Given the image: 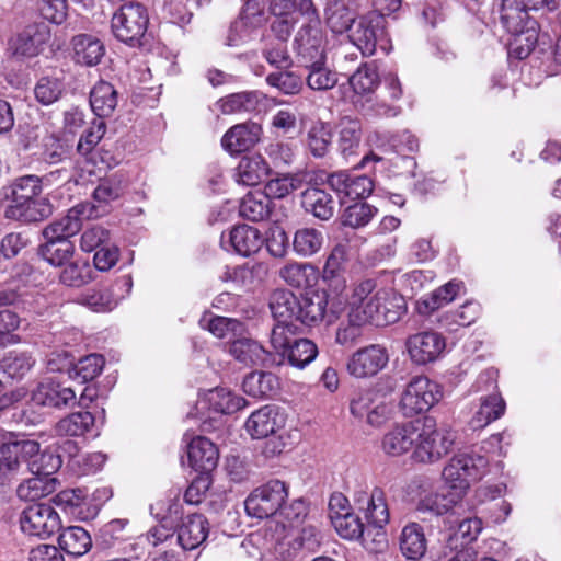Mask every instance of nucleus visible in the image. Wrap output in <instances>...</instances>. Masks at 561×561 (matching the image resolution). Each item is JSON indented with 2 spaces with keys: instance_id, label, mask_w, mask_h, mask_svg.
<instances>
[{
  "instance_id": "11",
  "label": "nucleus",
  "mask_w": 561,
  "mask_h": 561,
  "mask_svg": "<svg viewBox=\"0 0 561 561\" xmlns=\"http://www.w3.org/2000/svg\"><path fill=\"white\" fill-rule=\"evenodd\" d=\"M51 37L50 27L45 22L32 23L8 42V53L15 58H31L44 50Z\"/></svg>"
},
{
  "instance_id": "37",
  "label": "nucleus",
  "mask_w": 561,
  "mask_h": 561,
  "mask_svg": "<svg viewBox=\"0 0 561 561\" xmlns=\"http://www.w3.org/2000/svg\"><path fill=\"white\" fill-rule=\"evenodd\" d=\"M304 65L308 70L306 83L309 89L323 92L333 89L337 84L339 75L327 66V58L304 62Z\"/></svg>"
},
{
  "instance_id": "15",
  "label": "nucleus",
  "mask_w": 561,
  "mask_h": 561,
  "mask_svg": "<svg viewBox=\"0 0 561 561\" xmlns=\"http://www.w3.org/2000/svg\"><path fill=\"white\" fill-rule=\"evenodd\" d=\"M405 346L411 360L417 365H425L436 360L445 350L444 336L435 331H423L410 335Z\"/></svg>"
},
{
  "instance_id": "21",
  "label": "nucleus",
  "mask_w": 561,
  "mask_h": 561,
  "mask_svg": "<svg viewBox=\"0 0 561 561\" xmlns=\"http://www.w3.org/2000/svg\"><path fill=\"white\" fill-rule=\"evenodd\" d=\"M208 533L209 523L204 515L188 514L182 517L178 526V542L183 550H194L205 542Z\"/></svg>"
},
{
  "instance_id": "39",
  "label": "nucleus",
  "mask_w": 561,
  "mask_h": 561,
  "mask_svg": "<svg viewBox=\"0 0 561 561\" xmlns=\"http://www.w3.org/2000/svg\"><path fill=\"white\" fill-rule=\"evenodd\" d=\"M94 423L95 419L91 412H72L56 423L55 433L58 436L80 437L89 433Z\"/></svg>"
},
{
  "instance_id": "20",
  "label": "nucleus",
  "mask_w": 561,
  "mask_h": 561,
  "mask_svg": "<svg viewBox=\"0 0 561 561\" xmlns=\"http://www.w3.org/2000/svg\"><path fill=\"white\" fill-rule=\"evenodd\" d=\"M133 286L130 275H124L118 278L111 289H91L80 297V302L94 311L112 310L117 302L124 298V293H117L116 288H125L128 294Z\"/></svg>"
},
{
  "instance_id": "53",
  "label": "nucleus",
  "mask_w": 561,
  "mask_h": 561,
  "mask_svg": "<svg viewBox=\"0 0 561 561\" xmlns=\"http://www.w3.org/2000/svg\"><path fill=\"white\" fill-rule=\"evenodd\" d=\"M57 480L55 478H43L34 476L23 481L16 489V494L21 500L35 502L56 490Z\"/></svg>"
},
{
  "instance_id": "61",
  "label": "nucleus",
  "mask_w": 561,
  "mask_h": 561,
  "mask_svg": "<svg viewBox=\"0 0 561 561\" xmlns=\"http://www.w3.org/2000/svg\"><path fill=\"white\" fill-rule=\"evenodd\" d=\"M377 208L366 202H357L347 206L341 216L343 226L354 229L365 227L377 214Z\"/></svg>"
},
{
  "instance_id": "2",
  "label": "nucleus",
  "mask_w": 561,
  "mask_h": 561,
  "mask_svg": "<svg viewBox=\"0 0 561 561\" xmlns=\"http://www.w3.org/2000/svg\"><path fill=\"white\" fill-rule=\"evenodd\" d=\"M305 20L298 28L293 48L297 53L301 62L316 61L320 58H327V35L321 25V20L318 10L313 2H306Z\"/></svg>"
},
{
  "instance_id": "48",
  "label": "nucleus",
  "mask_w": 561,
  "mask_h": 561,
  "mask_svg": "<svg viewBox=\"0 0 561 561\" xmlns=\"http://www.w3.org/2000/svg\"><path fill=\"white\" fill-rule=\"evenodd\" d=\"M505 412V402L499 393L481 398L479 410L472 417L471 424L474 428H482L491 422L500 419Z\"/></svg>"
},
{
  "instance_id": "60",
  "label": "nucleus",
  "mask_w": 561,
  "mask_h": 561,
  "mask_svg": "<svg viewBox=\"0 0 561 561\" xmlns=\"http://www.w3.org/2000/svg\"><path fill=\"white\" fill-rule=\"evenodd\" d=\"M460 290V285L449 282L446 285L434 290L430 297L417 302V309L421 313H431L444 305L453 301Z\"/></svg>"
},
{
  "instance_id": "17",
  "label": "nucleus",
  "mask_w": 561,
  "mask_h": 561,
  "mask_svg": "<svg viewBox=\"0 0 561 561\" xmlns=\"http://www.w3.org/2000/svg\"><path fill=\"white\" fill-rule=\"evenodd\" d=\"M421 420L409 421L394 425L381 439V448L389 456H401L409 450L417 440Z\"/></svg>"
},
{
  "instance_id": "19",
  "label": "nucleus",
  "mask_w": 561,
  "mask_h": 561,
  "mask_svg": "<svg viewBox=\"0 0 561 561\" xmlns=\"http://www.w3.org/2000/svg\"><path fill=\"white\" fill-rule=\"evenodd\" d=\"M337 151L346 162L357 157L362 148L363 126L356 117L343 116L336 124Z\"/></svg>"
},
{
  "instance_id": "49",
  "label": "nucleus",
  "mask_w": 561,
  "mask_h": 561,
  "mask_svg": "<svg viewBox=\"0 0 561 561\" xmlns=\"http://www.w3.org/2000/svg\"><path fill=\"white\" fill-rule=\"evenodd\" d=\"M379 299H381V327L398 322L407 312V302L402 295L393 290L379 289Z\"/></svg>"
},
{
  "instance_id": "44",
  "label": "nucleus",
  "mask_w": 561,
  "mask_h": 561,
  "mask_svg": "<svg viewBox=\"0 0 561 561\" xmlns=\"http://www.w3.org/2000/svg\"><path fill=\"white\" fill-rule=\"evenodd\" d=\"M307 148L314 158H323L332 145V128L329 123L318 121L307 131Z\"/></svg>"
},
{
  "instance_id": "52",
  "label": "nucleus",
  "mask_w": 561,
  "mask_h": 561,
  "mask_svg": "<svg viewBox=\"0 0 561 561\" xmlns=\"http://www.w3.org/2000/svg\"><path fill=\"white\" fill-rule=\"evenodd\" d=\"M105 359L101 354H89L80 358L76 364H72L71 369H68V375L73 380H79L84 383L95 379L103 370Z\"/></svg>"
},
{
  "instance_id": "23",
  "label": "nucleus",
  "mask_w": 561,
  "mask_h": 561,
  "mask_svg": "<svg viewBox=\"0 0 561 561\" xmlns=\"http://www.w3.org/2000/svg\"><path fill=\"white\" fill-rule=\"evenodd\" d=\"M262 127L253 122L232 126L222 137V147L231 154L250 150L259 142Z\"/></svg>"
},
{
  "instance_id": "5",
  "label": "nucleus",
  "mask_w": 561,
  "mask_h": 561,
  "mask_svg": "<svg viewBox=\"0 0 561 561\" xmlns=\"http://www.w3.org/2000/svg\"><path fill=\"white\" fill-rule=\"evenodd\" d=\"M456 435L447 428H437L431 416L421 420L413 457L423 463H433L447 455L455 443Z\"/></svg>"
},
{
  "instance_id": "64",
  "label": "nucleus",
  "mask_w": 561,
  "mask_h": 561,
  "mask_svg": "<svg viewBox=\"0 0 561 561\" xmlns=\"http://www.w3.org/2000/svg\"><path fill=\"white\" fill-rule=\"evenodd\" d=\"M265 80L268 85L288 95L297 94L302 89L301 77L288 69H277L268 73Z\"/></svg>"
},
{
  "instance_id": "36",
  "label": "nucleus",
  "mask_w": 561,
  "mask_h": 561,
  "mask_svg": "<svg viewBox=\"0 0 561 561\" xmlns=\"http://www.w3.org/2000/svg\"><path fill=\"white\" fill-rule=\"evenodd\" d=\"M427 549V540L423 527L417 523L405 525L400 536V550L402 554L413 561L424 557Z\"/></svg>"
},
{
  "instance_id": "50",
  "label": "nucleus",
  "mask_w": 561,
  "mask_h": 561,
  "mask_svg": "<svg viewBox=\"0 0 561 561\" xmlns=\"http://www.w3.org/2000/svg\"><path fill=\"white\" fill-rule=\"evenodd\" d=\"M127 525V519H113L103 525L95 538L96 549L110 550L125 541L128 537Z\"/></svg>"
},
{
  "instance_id": "41",
  "label": "nucleus",
  "mask_w": 561,
  "mask_h": 561,
  "mask_svg": "<svg viewBox=\"0 0 561 561\" xmlns=\"http://www.w3.org/2000/svg\"><path fill=\"white\" fill-rule=\"evenodd\" d=\"M58 543L60 549L68 554L81 557L91 549L92 539L83 527L70 526L60 533Z\"/></svg>"
},
{
  "instance_id": "6",
  "label": "nucleus",
  "mask_w": 561,
  "mask_h": 561,
  "mask_svg": "<svg viewBox=\"0 0 561 561\" xmlns=\"http://www.w3.org/2000/svg\"><path fill=\"white\" fill-rule=\"evenodd\" d=\"M488 460L480 455L460 453L455 455L443 470L445 488L462 497L470 482L478 480Z\"/></svg>"
},
{
  "instance_id": "28",
  "label": "nucleus",
  "mask_w": 561,
  "mask_h": 561,
  "mask_svg": "<svg viewBox=\"0 0 561 561\" xmlns=\"http://www.w3.org/2000/svg\"><path fill=\"white\" fill-rule=\"evenodd\" d=\"M266 95L260 91H242L221 98L217 105L222 114L253 113L264 106Z\"/></svg>"
},
{
  "instance_id": "51",
  "label": "nucleus",
  "mask_w": 561,
  "mask_h": 561,
  "mask_svg": "<svg viewBox=\"0 0 561 561\" xmlns=\"http://www.w3.org/2000/svg\"><path fill=\"white\" fill-rule=\"evenodd\" d=\"M229 353L240 363L256 365L263 363L267 352L257 342L251 339H239L229 345Z\"/></svg>"
},
{
  "instance_id": "12",
  "label": "nucleus",
  "mask_w": 561,
  "mask_h": 561,
  "mask_svg": "<svg viewBox=\"0 0 561 561\" xmlns=\"http://www.w3.org/2000/svg\"><path fill=\"white\" fill-rule=\"evenodd\" d=\"M312 2V0H306ZM305 0H271L270 12L273 15L271 31L277 41L288 42L297 24L305 20L302 10Z\"/></svg>"
},
{
  "instance_id": "7",
  "label": "nucleus",
  "mask_w": 561,
  "mask_h": 561,
  "mask_svg": "<svg viewBox=\"0 0 561 561\" xmlns=\"http://www.w3.org/2000/svg\"><path fill=\"white\" fill-rule=\"evenodd\" d=\"M287 497V484L278 479H273L255 488L248 495L244 501V508L251 517L268 518L278 514Z\"/></svg>"
},
{
  "instance_id": "59",
  "label": "nucleus",
  "mask_w": 561,
  "mask_h": 561,
  "mask_svg": "<svg viewBox=\"0 0 561 561\" xmlns=\"http://www.w3.org/2000/svg\"><path fill=\"white\" fill-rule=\"evenodd\" d=\"M196 3L197 0H163L161 12L169 22L182 27L192 21Z\"/></svg>"
},
{
  "instance_id": "58",
  "label": "nucleus",
  "mask_w": 561,
  "mask_h": 561,
  "mask_svg": "<svg viewBox=\"0 0 561 561\" xmlns=\"http://www.w3.org/2000/svg\"><path fill=\"white\" fill-rule=\"evenodd\" d=\"M302 180L298 174H277L266 182L263 193L266 194L271 201L272 198L280 199L300 188Z\"/></svg>"
},
{
  "instance_id": "45",
  "label": "nucleus",
  "mask_w": 561,
  "mask_h": 561,
  "mask_svg": "<svg viewBox=\"0 0 561 561\" xmlns=\"http://www.w3.org/2000/svg\"><path fill=\"white\" fill-rule=\"evenodd\" d=\"M462 497L456 496L451 490L444 489L440 492L430 493L423 496L419 504L417 511L421 513H431L434 515H443L449 512Z\"/></svg>"
},
{
  "instance_id": "9",
  "label": "nucleus",
  "mask_w": 561,
  "mask_h": 561,
  "mask_svg": "<svg viewBox=\"0 0 561 561\" xmlns=\"http://www.w3.org/2000/svg\"><path fill=\"white\" fill-rule=\"evenodd\" d=\"M41 449L39 443L25 435L7 432L0 438V471L3 474L15 473L21 465L34 458Z\"/></svg>"
},
{
  "instance_id": "30",
  "label": "nucleus",
  "mask_w": 561,
  "mask_h": 561,
  "mask_svg": "<svg viewBox=\"0 0 561 561\" xmlns=\"http://www.w3.org/2000/svg\"><path fill=\"white\" fill-rule=\"evenodd\" d=\"M300 297H297L288 289H275L268 300V306L273 317L278 322L290 323L298 322V308Z\"/></svg>"
},
{
  "instance_id": "14",
  "label": "nucleus",
  "mask_w": 561,
  "mask_h": 561,
  "mask_svg": "<svg viewBox=\"0 0 561 561\" xmlns=\"http://www.w3.org/2000/svg\"><path fill=\"white\" fill-rule=\"evenodd\" d=\"M389 362L387 348L380 344H371L354 352L346 365L350 375L367 378L377 375Z\"/></svg>"
},
{
  "instance_id": "40",
  "label": "nucleus",
  "mask_w": 561,
  "mask_h": 561,
  "mask_svg": "<svg viewBox=\"0 0 561 561\" xmlns=\"http://www.w3.org/2000/svg\"><path fill=\"white\" fill-rule=\"evenodd\" d=\"M90 105L99 118L111 116L117 106V91L110 82H98L90 92Z\"/></svg>"
},
{
  "instance_id": "3",
  "label": "nucleus",
  "mask_w": 561,
  "mask_h": 561,
  "mask_svg": "<svg viewBox=\"0 0 561 561\" xmlns=\"http://www.w3.org/2000/svg\"><path fill=\"white\" fill-rule=\"evenodd\" d=\"M387 21L377 12H368L358 16L347 36L363 56H371L377 49L388 53L391 48V41L386 30Z\"/></svg>"
},
{
  "instance_id": "8",
  "label": "nucleus",
  "mask_w": 561,
  "mask_h": 561,
  "mask_svg": "<svg viewBox=\"0 0 561 561\" xmlns=\"http://www.w3.org/2000/svg\"><path fill=\"white\" fill-rule=\"evenodd\" d=\"M442 397L443 392L438 383L425 376H415L407 385L399 402V409L404 416L412 417L428 411Z\"/></svg>"
},
{
  "instance_id": "18",
  "label": "nucleus",
  "mask_w": 561,
  "mask_h": 561,
  "mask_svg": "<svg viewBox=\"0 0 561 561\" xmlns=\"http://www.w3.org/2000/svg\"><path fill=\"white\" fill-rule=\"evenodd\" d=\"M300 204L307 214L328 221L334 216L336 206L342 204V201H336L325 188L310 186L301 192Z\"/></svg>"
},
{
  "instance_id": "57",
  "label": "nucleus",
  "mask_w": 561,
  "mask_h": 561,
  "mask_svg": "<svg viewBox=\"0 0 561 561\" xmlns=\"http://www.w3.org/2000/svg\"><path fill=\"white\" fill-rule=\"evenodd\" d=\"M93 268L89 261H73L67 264L60 272V282L70 287H81L93 280Z\"/></svg>"
},
{
  "instance_id": "26",
  "label": "nucleus",
  "mask_w": 561,
  "mask_h": 561,
  "mask_svg": "<svg viewBox=\"0 0 561 561\" xmlns=\"http://www.w3.org/2000/svg\"><path fill=\"white\" fill-rule=\"evenodd\" d=\"M324 18L335 34L348 32L358 19L353 0H324Z\"/></svg>"
},
{
  "instance_id": "25",
  "label": "nucleus",
  "mask_w": 561,
  "mask_h": 561,
  "mask_svg": "<svg viewBox=\"0 0 561 561\" xmlns=\"http://www.w3.org/2000/svg\"><path fill=\"white\" fill-rule=\"evenodd\" d=\"M190 466L198 473L208 474L218 465V449L208 438L197 436L187 446Z\"/></svg>"
},
{
  "instance_id": "27",
  "label": "nucleus",
  "mask_w": 561,
  "mask_h": 561,
  "mask_svg": "<svg viewBox=\"0 0 561 561\" xmlns=\"http://www.w3.org/2000/svg\"><path fill=\"white\" fill-rule=\"evenodd\" d=\"M355 501L360 510H365L367 520L374 526L382 528L389 522V510L382 489L376 486L370 494L358 492Z\"/></svg>"
},
{
  "instance_id": "62",
  "label": "nucleus",
  "mask_w": 561,
  "mask_h": 561,
  "mask_svg": "<svg viewBox=\"0 0 561 561\" xmlns=\"http://www.w3.org/2000/svg\"><path fill=\"white\" fill-rule=\"evenodd\" d=\"M318 355L317 345L308 339H295L285 353L291 366L304 368Z\"/></svg>"
},
{
  "instance_id": "34",
  "label": "nucleus",
  "mask_w": 561,
  "mask_h": 561,
  "mask_svg": "<svg viewBox=\"0 0 561 561\" xmlns=\"http://www.w3.org/2000/svg\"><path fill=\"white\" fill-rule=\"evenodd\" d=\"M244 392L254 398H271L279 390V379L271 371L254 370L242 382Z\"/></svg>"
},
{
  "instance_id": "10",
  "label": "nucleus",
  "mask_w": 561,
  "mask_h": 561,
  "mask_svg": "<svg viewBox=\"0 0 561 561\" xmlns=\"http://www.w3.org/2000/svg\"><path fill=\"white\" fill-rule=\"evenodd\" d=\"M101 216V208L94 207L90 202H82L70 208L64 217L47 225L42 233L45 240H69L81 230L83 220Z\"/></svg>"
},
{
  "instance_id": "22",
  "label": "nucleus",
  "mask_w": 561,
  "mask_h": 561,
  "mask_svg": "<svg viewBox=\"0 0 561 561\" xmlns=\"http://www.w3.org/2000/svg\"><path fill=\"white\" fill-rule=\"evenodd\" d=\"M33 391L36 394V400L42 402L45 408L62 409L77 402V396L72 388L51 378L41 381Z\"/></svg>"
},
{
  "instance_id": "35",
  "label": "nucleus",
  "mask_w": 561,
  "mask_h": 561,
  "mask_svg": "<svg viewBox=\"0 0 561 561\" xmlns=\"http://www.w3.org/2000/svg\"><path fill=\"white\" fill-rule=\"evenodd\" d=\"M524 4L523 0H501L500 20L511 34L518 35L527 26L529 9Z\"/></svg>"
},
{
  "instance_id": "38",
  "label": "nucleus",
  "mask_w": 561,
  "mask_h": 561,
  "mask_svg": "<svg viewBox=\"0 0 561 561\" xmlns=\"http://www.w3.org/2000/svg\"><path fill=\"white\" fill-rule=\"evenodd\" d=\"M124 179L122 174L114 173L110 176L101 179L94 188L90 202L94 207L102 209V216L107 213V206L111 202L119 198L124 193Z\"/></svg>"
},
{
  "instance_id": "63",
  "label": "nucleus",
  "mask_w": 561,
  "mask_h": 561,
  "mask_svg": "<svg viewBox=\"0 0 561 561\" xmlns=\"http://www.w3.org/2000/svg\"><path fill=\"white\" fill-rule=\"evenodd\" d=\"M34 359L24 352H9L0 362L3 373L12 379L23 378L33 367Z\"/></svg>"
},
{
  "instance_id": "42",
  "label": "nucleus",
  "mask_w": 561,
  "mask_h": 561,
  "mask_svg": "<svg viewBox=\"0 0 561 561\" xmlns=\"http://www.w3.org/2000/svg\"><path fill=\"white\" fill-rule=\"evenodd\" d=\"M272 201L263 192H250L240 203L239 214L250 221H263L272 211Z\"/></svg>"
},
{
  "instance_id": "1",
  "label": "nucleus",
  "mask_w": 561,
  "mask_h": 561,
  "mask_svg": "<svg viewBox=\"0 0 561 561\" xmlns=\"http://www.w3.org/2000/svg\"><path fill=\"white\" fill-rule=\"evenodd\" d=\"M37 175L26 174L8 181L0 187L3 217L30 225L44 221L54 213L49 198L41 197Z\"/></svg>"
},
{
  "instance_id": "43",
  "label": "nucleus",
  "mask_w": 561,
  "mask_h": 561,
  "mask_svg": "<svg viewBox=\"0 0 561 561\" xmlns=\"http://www.w3.org/2000/svg\"><path fill=\"white\" fill-rule=\"evenodd\" d=\"M43 408L45 407L42 402L36 400V394L32 390L31 397L27 401L9 408L4 413L8 414L10 420L16 424L33 426L45 420V414L42 411Z\"/></svg>"
},
{
  "instance_id": "31",
  "label": "nucleus",
  "mask_w": 561,
  "mask_h": 561,
  "mask_svg": "<svg viewBox=\"0 0 561 561\" xmlns=\"http://www.w3.org/2000/svg\"><path fill=\"white\" fill-rule=\"evenodd\" d=\"M347 261V248L344 244H336L327 257L322 277L335 290H342L345 287Z\"/></svg>"
},
{
  "instance_id": "13",
  "label": "nucleus",
  "mask_w": 561,
  "mask_h": 561,
  "mask_svg": "<svg viewBox=\"0 0 561 561\" xmlns=\"http://www.w3.org/2000/svg\"><path fill=\"white\" fill-rule=\"evenodd\" d=\"M20 525L24 534L44 538L59 530L60 518L50 504L37 502L23 510Z\"/></svg>"
},
{
  "instance_id": "56",
  "label": "nucleus",
  "mask_w": 561,
  "mask_h": 561,
  "mask_svg": "<svg viewBox=\"0 0 561 561\" xmlns=\"http://www.w3.org/2000/svg\"><path fill=\"white\" fill-rule=\"evenodd\" d=\"M68 156L67 146L55 134L46 135L41 145L39 161L47 167L66 163Z\"/></svg>"
},
{
  "instance_id": "46",
  "label": "nucleus",
  "mask_w": 561,
  "mask_h": 561,
  "mask_svg": "<svg viewBox=\"0 0 561 561\" xmlns=\"http://www.w3.org/2000/svg\"><path fill=\"white\" fill-rule=\"evenodd\" d=\"M208 403L209 408L217 413L232 414L243 409L247 400L230 389L218 387L209 391Z\"/></svg>"
},
{
  "instance_id": "32",
  "label": "nucleus",
  "mask_w": 561,
  "mask_h": 561,
  "mask_svg": "<svg viewBox=\"0 0 561 561\" xmlns=\"http://www.w3.org/2000/svg\"><path fill=\"white\" fill-rule=\"evenodd\" d=\"M271 172L272 169L261 154L244 156L237 167V181L254 186L263 182Z\"/></svg>"
},
{
  "instance_id": "29",
  "label": "nucleus",
  "mask_w": 561,
  "mask_h": 561,
  "mask_svg": "<svg viewBox=\"0 0 561 561\" xmlns=\"http://www.w3.org/2000/svg\"><path fill=\"white\" fill-rule=\"evenodd\" d=\"M71 45L76 62L83 66H96L105 55V46L103 42L91 34H79L73 36Z\"/></svg>"
},
{
  "instance_id": "4",
  "label": "nucleus",
  "mask_w": 561,
  "mask_h": 561,
  "mask_svg": "<svg viewBox=\"0 0 561 561\" xmlns=\"http://www.w3.org/2000/svg\"><path fill=\"white\" fill-rule=\"evenodd\" d=\"M149 15L147 8L140 2H127L113 14L111 28L114 37L130 47L144 45Z\"/></svg>"
},
{
  "instance_id": "24",
  "label": "nucleus",
  "mask_w": 561,
  "mask_h": 561,
  "mask_svg": "<svg viewBox=\"0 0 561 561\" xmlns=\"http://www.w3.org/2000/svg\"><path fill=\"white\" fill-rule=\"evenodd\" d=\"M329 294L325 290L307 291L300 296L298 322L307 327H316L325 322Z\"/></svg>"
},
{
  "instance_id": "33",
  "label": "nucleus",
  "mask_w": 561,
  "mask_h": 561,
  "mask_svg": "<svg viewBox=\"0 0 561 561\" xmlns=\"http://www.w3.org/2000/svg\"><path fill=\"white\" fill-rule=\"evenodd\" d=\"M228 241L233 251L242 256H250L256 253L263 244L260 231L248 225L233 227L228 233Z\"/></svg>"
},
{
  "instance_id": "16",
  "label": "nucleus",
  "mask_w": 561,
  "mask_h": 561,
  "mask_svg": "<svg viewBox=\"0 0 561 561\" xmlns=\"http://www.w3.org/2000/svg\"><path fill=\"white\" fill-rule=\"evenodd\" d=\"M286 417L276 405H265L254 411L245 422V430L253 439L267 438L285 426Z\"/></svg>"
},
{
  "instance_id": "54",
  "label": "nucleus",
  "mask_w": 561,
  "mask_h": 561,
  "mask_svg": "<svg viewBox=\"0 0 561 561\" xmlns=\"http://www.w3.org/2000/svg\"><path fill=\"white\" fill-rule=\"evenodd\" d=\"M73 253L75 244L67 239L46 240L39 247L41 256L54 266H62L72 257Z\"/></svg>"
},
{
  "instance_id": "55",
  "label": "nucleus",
  "mask_w": 561,
  "mask_h": 561,
  "mask_svg": "<svg viewBox=\"0 0 561 561\" xmlns=\"http://www.w3.org/2000/svg\"><path fill=\"white\" fill-rule=\"evenodd\" d=\"M323 241L324 237L320 230L301 228L295 232L293 248L300 256H311L322 248Z\"/></svg>"
},
{
  "instance_id": "47",
  "label": "nucleus",
  "mask_w": 561,
  "mask_h": 561,
  "mask_svg": "<svg viewBox=\"0 0 561 561\" xmlns=\"http://www.w3.org/2000/svg\"><path fill=\"white\" fill-rule=\"evenodd\" d=\"M279 277L294 288H307L317 280V270L309 263H289L279 270Z\"/></svg>"
}]
</instances>
